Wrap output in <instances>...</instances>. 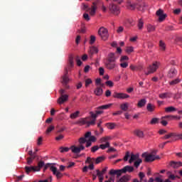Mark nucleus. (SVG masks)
Wrapping results in <instances>:
<instances>
[{
    "instance_id": "1",
    "label": "nucleus",
    "mask_w": 182,
    "mask_h": 182,
    "mask_svg": "<svg viewBox=\"0 0 182 182\" xmlns=\"http://www.w3.org/2000/svg\"><path fill=\"white\" fill-rule=\"evenodd\" d=\"M74 58L72 55L69 57L68 60V66L65 68L64 75L62 77V83L63 86L65 87V89H69V85H68V83H69L70 79H69V72L72 70V68L74 66Z\"/></svg>"
},
{
    "instance_id": "2",
    "label": "nucleus",
    "mask_w": 182,
    "mask_h": 182,
    "mask_svg": "<svg viewBox=\"0 0 182 182\" xmlns=\"http://www.w3.org/2000/svg\"><path fill=\"white\" fill-rule=\"evenodd\" d=\"M127 6L128 9H131V11L137 9L138 11H144V7L146 6V4L143 1H139L136 4H132V1H128L127 2Z\"/></svg>"
},
{
    "instance_id": "3",
    "label": "nucleus",
    "mask_w": 182,
    "mask_h": 182,
    "mask_svg": "<svg viewBox=\"0 0 182 182\" xmlns=\"http://www.w3.org/2000/svg\"><path fill=\"white\" fill-rule=\"evenodd\" d=\"M142 157L144 159V161H146V163H151V161H154V160H159V159H160L159 156L149 154L147 153L142 154Z\"/></svg>"
},
{
    "instance_id": "4",
    "label": "nucleus",
    "mask_w": 182,
    "mask_h": 182,
    "mask_svg": "<svg viewBox=\"0 0 182 182\" xmlns=\"http://www.w3.org/2000/svg\"><path fill=\"white\" fill-rule=\"evenodd\" d=\"M82 5L83 9H88V11H90V15H91V16H95L96 14V9H97V2H93L91 9L89 8V6H87V4H83Z\"/></svg>"
},
{
    "instance_id": "5",
    "label": "nucleus",
    "mask_w": 182,
    "mask_h": 182,
    "mask_svg": "<svg viewBox=\"0 0 182 182\" xmlns=\"http://www.w3.org/2000/svg\"><path fill=\"white\" fill-rule=\"evenodd\" d=\"M109 10L110 14H112V15H114L115 16H118V15L120 14V8L116 4H109Z\"/></svg>"
},
{
    "instance_id": "6",
    "label": "nucleus",
    "mask_w": 182,
    "mask_h": 182,
    "mask_svg": "<svg viewBox=\"0 0 182 182\" xmlns=\"http://www.w3.org/2000/svg\"><path fill=\"white\" fill-rule=\"evenodd\" d=\"M98 35L102 38V41H107V38H109V31H107V28L101 27L98 31Z\"/></svg>"
},
{
    "instance_id": "7",
    "label": "nucleus",
    "mask_w": 182,
    "mask_h": 182,
    "mask_svg": "<svg viewBox=\"0 0 182 182\" xmlns=\"http://www.w3.org/2000/svg\"><path fill=\"white\" fill-rule=\"evenodd\" d=\"M65 90L61 89L60 90V97L58 100V103L59 105H63V103H65V102H68V100L69 99V96L68 95H64Z\"/></svg>"
},
{
    "instance_id": "8",
    "label": "nucleus",
    "mask_w": 182,
    "mask_h": 182,
    "mask_svg": "<svg viewBox=\"0 0 182 182\" xmlns=\"http://www.w3.org/2000/svg\"><path fill=\"white\" fill-rule=\"evenodd\" d=\"M160 66V63L156 61L154 62L152 65H149V67L148 68L149 71L147 73H145V75H150V73H154V72H156L157 70V69H159V67Z\"/></svg>"
},
{
    "instance_id": "9",
    "label": "nucleus",
    "mask_w": 182,
    "mask_h": 182,
    "mask_svg": "<svg viewBox=\"0 0 182 182\" xmlns=\"http://www.w3.org/2000/svg\"><path fill=\"white\" fill-rule=\"evenodd\" d=\"M112 97H114V99L123 100V99H128V97H130V95L123 92H114L112 95Z\"/></svg>"
},
{
    "instance_id": "10",
    "label": "nucleus",
    "mask_w": 182,
    "mask_h": 182,
    "mask_svg": "<svg viewBox=\"0 0 182 182\" xmlns=\"http://www.w3.org/2000/svg\"><path fill=\"white\" fill-rule=\"evenodd\" d=\"M70 149L72 153H74V154H79V153L83 151V149H85V146L80 145L79 146H76L75 145H73Z\"/></svg>"
},
{
    "instance_id": "11",
    "label": "nucleus",
    "mask_w": 182,
    "mask_h": 182,
    "mask_svg": "<svg viewBox=\"0 0 182 182\" xmlns=\"http://www.w3.org/2000/svg\"><path fill=\"white\" fill-rule=\"evenodd\" d=\"M50 170L53 172V174H54V176H55L58 179L62 178L63 177V173H60V171H59L58 170V168H56L55 166H50Z\"/></svg>"
},
{
    "instance_id": "12",
    "label": "nucleus",
    "mask_w": 182,
    "mask_h": 182,
    "mask_svg": "<svg viewBox=\"0 0 182 182\" xmlns=\"http://www.w3.org/2000/svg\"><path fill=\"white\" fill-rule=\"evenodd\" d=\"M163 12L164 11L162 9H159L156 11V16H159V22H163V21H164V19H166V18L167 17V15L163 14Z\"/></svg>"
},
{
    "instance_id": "13",
    "label": "nucleus",
    "mask_w": 182,
    "mask_h": 182,
    "mask_svg": "<svg viewBox=\"0 0 182 182\" xmlns=\"http://www.w3.org/2000/svg\"><path fill=\"white\" fill-rule=\"evenodd\" d=\"M85 139H89L88 140L90 141H92L93 143H95V141H96V140H97L96 136H92V132H87L85 134Z\"/></svg>"
},
{
    "instance_id": "14",
    "label": "nucleus",
    "mask_w": 182,
    "mask_h": 182,
    "mask_svg": "<svg viewBox=\"0 0 182 182\" xmlns=\"http://www.w3.org/2000/svg\"><path fill=\"white\" fill-rule=\"evenodd\" d=\"M105 66L107 69H109V70H112L116 68V63L113 61H107L105 63Z\"/></svg>"
},
{
    "instance_id": "15",
    "label": "nucleus",
    "mask_w": 182,
    "mask_h": 182,
    "mask_svg": "<svg viewBox=\"0 0 182 182\" xmlns=\"http://www.w3.org/2000/svg\"><path fill=\"white\" fill-rule=\"evenodd\" d=\"M25 171L26 174H29L31 171H39V168H36V166H25Z\"/></svg>"
},
{
    "instance_id": "16",
    "label": "nucleus",
    "mask_w": 182,
    "mask_h": 182,
    "mask_svg": "<svg viewBox=\"0 0 182 182\" xmlns=\"http://www.w3.org/2000/svg\"><path fill=\"white\" fill-rule=\"evenodd\" d=\"M146 110L147 112H149V113H153V112L156 110V105L151 103H148L146 105Z\"/></svg>"
},
{
    "instance_id": "17",
    "label": "nucleus",
    "mask_w": 182,
    "mask_h": 182,
    "mask_svg": "<svg viewBox=\"0 0 182 182\" xmlns=\"http://www.w3.org/2000/svg\"><path fill=\"white\" fill-rule=\"evenodd\" d=\"M134 171V168H133V166H126L122 169V173H127V172L132 173Z\"/></svg>"
},
{
    "instance_id": "18",
    "label": "nucleus",
    "mask_w": 182,
    "mask_h": 182,
    "mask_svg": "<svg viewBox=\"0 0 182 182\" xmlns=\"http://www.w3.org/2000/svg\"><path fill=\"white\" fill-rule=\"evenodd\" d=\"M170 166L171 167H173V168H178V167H182V162L171 161Z\"/></svg>"
},
{
    "instance_id": "19",
    "label": "nucleus",
    "mask_w": 182,
    "mask_h": 182,
    "mask_svg": "<svg viewBox=\"0 0 182 182\" xmlns=\"http://www.w3.org/2000/svg\"><path fill=\"white\" fill-rule=\"evenodd\" d=\"M98 52H99V50L97 49V48L95 46L90 47L89 50L90 58H92L93 55H95V53H97Z\"/></svg>"
},
{
    "instance_id": "20",
    "label": "nucleus",
    "mask_w": 182,
    "mask_h": 182,
    "mask_svg": "<svg viewBox=\"0 0 182 182\" xmlns=\"http://www.w3.org/2000/svg\"><path fill=\"white\" fill-rule=\"evenodd\" d=\"M102 113H103V111L98 109V110L95 111V113H94L93 112H90V114L92 117V119H97L98 114H102Z\"/></svg>"
},
{
    "instance_id": "21",
    "label": "nucleus",
    "mask_w": 182,
    "mask_h": 182,
    "mask_svg": "<svg viewBox=\"0 0 182 182\" xmlns=\"http://www.w3.org/2000/svg\"><path fill=\"white\" fill-rule=\"evenodd\" d=\"M177 75V70L176 68H171L168 73V77H174Z\"/></svg>"
},
{
    "instance_id": "22",
    "label": "nucleus",
    "mask_w": 182,
    "mask_h": 182,
    "mask_svg": "<svg viewBox=\"0 0 182 182\" xmlns=\"http://www.w3.org/2000/svg\"><path fill=\"white\" fill-rule=\"evenodd\" d=\"M112 106H113V104L111 103V104H107V105H101L100 107H98L97 108V110H107V109H110V107H112Z\"/></svg>"
},
{
    "instance_id": "23",
    "label": "nucleus",
    "mask_w": 182,
    "mask_h": 182,
    "mask_svg": "<svg viewBox=\"0 0 182 182\" xmlns=\"http://www.w3.org/2000/svg\"><path fill=\"white\" fill-rule=\"evenodd\" d=\"M146 30L149 33H151V32H155L156 26H153L150 23L146 25Z\"/></svg>"
},
{
    "instance_id": "24",
    "label": "nucleus",
    "mask_w": 182,
    "mask_h": 182,
    "mask_svg": "<svg viewBox=\"0 0 182 182\" xmlns=\"http://www.w3.org/2000/svg\"><path fill=\"white\" fill-rule=\"evenodd\" d=\"M110 140H112L111 136H103L100 139V143H105V144H107V143H109V141H110Z\"/></svg>"
},
{
    "instance_id": "25",
    "label": "nucleus",
    "mask_w": 182,
    "mask_h": 182,
    "mask_svg": "<svg viewBox=\"0 0 182 182\" xmlns=\"http://www.w3.org/2000/svg\"><path fill=\"white\" fill-rule=\"evenodd\" d=\"M95 95L96 96H102L103 95V89L102 87H97V89L94 91Z\"/></svg>"
},
{
    "instance_id": "26",
    "label": "nucleus",
    "mask_w": 182,
    "mask_h": 182,
    "mask_svg": "<svg viewBox=\"0 0 182 182\" xmlns=\"http://www.w3.org/2000/svg\"><path fill=\"white\" fill-rule=\"evenodd\" d=\"M116 55L114 53H110L108 55L107 61L108 62H116Z\"/></svg>"
},
{
    "instance_id": "27",
    "label": "nucleus",
    "mask_w": 182,
    "mask_h": 182,
    "mask_svg": "<svg viewBox=\"0 0 182 182\" xmlns=\"http://www.w3.org/2000/svg\"><path fill=\"white\" fill-rule=\"evenodd\" d=\"M137 160H139V154H132L131 157L129 161V163H130V164H132V163H133V161H136Z\"/></svg>"
},
{
    "instance_id": "28",
    "label": "nucleus",
    "mask_w": 182,
    "mask_h": 182,
    "mask_svg": "<svg viewBox=\"0 0 182 182\" xmlns=\"http://www.w3.org/2000/svg\"><path fill=\"white\" fill-rule=\"evenodd\" d=\"M134 133L135 136H137V137H139L140 139H143L144 137V134L143 133V131L136 129L134 132Z\"/></svg>"
},
{
    "instance_id": "29",
    "label": "nucleus",
    "mask_w": 182,
    "mask_h": 182,
    "mask_svg": "<svg viewBox=\"0 0 182 182\" xmlns=\"http://www.w3.org/2000/svg\"><path fill=\"white\" fill-rule=\"evenodd\" d=\"M146 103H147V100L141 99L137 103L138 107H144L146 106Z\"/></svg>"
},
{
    "instance_id": "30",
    "label": "nucleus",
    "mask_w": 182,
    "mask_h": 182,
    "mask_svg": "<svg viewBox=\"0 0 182 182\" xmlns=\"http://www.w3.org/2000/svg\"><path fill=\"white\" fill-rule=\"evenodd\" d=\"M77 124H80V126H83L85 124H87V118H81L77 122Z\"/></svg>"
},
{
    "instance_id": "31",
    "label": "nucleus",
    "mask_w": 182,
    "mask_h": 182,
    "mask_svg": "<svg viewBox=\"0 0 182 182\" xmlns=\"http://www.w3.org/2000/svg\"><path fill=\"white\" fill-rule=\"evenodd\" d=\"M177 109L173 106L165 108L166 113H172V112H176Z\"/></svg>"
},
{
    "instance_id": "32",
    "label": "nucleus",
    "mask_w": 182,
    "mask_h": 182,
    "mask_svg": "<svg viewBox=\"0 0 182 182\" xmlns=\"http://www.w3.org/2000/svg\"><path fill=\"white\" fill-rule=\"evenodd\" d=\"M137 26H138V29H139V31H141V29H143V28H144V21H143V19H141V18L139 19Z\"/></svg>"
},
{
    "instance_id": "33",
    "label": "nucleus",
    "mask_w": 182,
    "mask_h": 182,
    "mask_svg": "<svg viewBox=\"0 0 182 182\" xmlns=\"http://www.w3.org/2000/svg\"><path fill=\"white\" fill-rule=\"evenodd\" d=\"M105 126L109 129V130H113L114 127H116V123L113 122H109L105 124Z\"/></svg>"
},
{
    "instance_id": "34",
    "label": "nucleus",
    "mask_w": 182,
    "mask_h": 182,
    "mask_svg": "<svg viewBox=\"0 0 182 182\" xmlns=\"http://www.w3.org/2000/svg\"><path fill=\"white\" fill-rule=\"evenodd\" d=\"M99 147L102 150H106V149H109L110 147V142H107V144H100Z\"/></svg>"
},
{
    "instance_id": "35",
    "label": "nucleus",
    "mask_w": 182,
    "mask_h": 182,
    "mask_svg": "<svg viewBox=\"0 0 182 182\" xmlns=\"http://www.w3.org/2000/svg\"><path fill=\"white\" fill-rule=\"evenodd\" d=\"M180 82H181V80H180V78H176V79L169 82V85L171 86H175V85H178V83H180Z\"/></svg>"
},
{
    "instance_id": "36",
    "label": "nucleus",
    "mask_w": 182,
    "mask_h": 182,
    "mask_svg": "<svg viewBox=\"0 0 182 182\" xmlns=\"http://www.w3.org/2000/svg\"><path fill=\"white\" fill-rule=\"evenodd\" d=\"M105 156H99L97 159H95V164H99L100 163H102V161H105Z\"/></svg>"
},
{
    "instance_id": "37",
    "label": "nucleus",
    "mask_w": 182,
    "mask_h": 182,
    "mask_svg": "<svg viewBox=\"0 0 182 182\" xmlns=\"http://www.w3.org/2000/svg\"><path fill=\"white\" fill-rule=\"evenodd\" d=\"M86 164H93V163H95V158H90L87 157V160L85 161Z\"/></svg>"
},
{
    "instance_id": "38",
    "label": "nucleus",
    "mask_w": 182,
    "mask_h": 182,
    "mask_svg": "<svg viewBox=\"0 0 182 182\" xmlns=\"http://www.w3.org/2000/svg\"><path fill=\"white\" fill-rule=\"evenodd\" d=\"M120 109H122L124 112H127V109H129V104H127V102L122 104L120 105Z\"/></svg>"
},
{
    "instance_id": "39",
    "label": "nucleus",
    "mask_w": 182,
    "mask_h": 182,
    "mask_svg": "<svg viewBox=\"0 0 182 182\" xmlns=\"http://www.w3.org/2000/svg\"><path fill=\"white\" fill-rule=\"evenodd\" d=\"M174 136H176V133H170V134H166L164 136H163L162 139L164 140H167V139H170V137H173L174 138Z\"/></svg>"
},
{
    "instance_id": "40",
    "label": "nucleus",
    "mask_w": 182,
    "mask_h": 182,
    "mask_svg": "<svg viewBox=\"0 0 182 182\" xmlns=\"http://www.w3.org/2000/svg\"><path fill=\"white\" fill-rule=\"evenodd\" d=\"M160 99H166V97H170V93L169 92H164L159 95Z\"/></svg>"
},
{
    "instance_id": "41",
    "label": "nucleus",
    "mask_w": 182,
    "mask_h": 182,
    "mask_svg": "<svg viewBox=\"0 0 182 182\" xmlns=\"http://www.w3.org/2000/svg\"><path fill=\"white\" fill-rule=\"evenodd\" d=\"M43 166H45V162H43V161H39L38 164V166H35L36 170H38V168L39 171H40L41 168H42V167H43Z\"/></svg>"
},
{
    "instance_id": "42",
    "label": "nucleus",
    "mask_w": 182,
    "mask_h": 182,
    "mask_svg": "<svg viewBox=\"0 0 182 182\" xmlns=\"http://www.w3.org/2000/svg\"><path fill=\"white\" fill-rule=\"evenodd\" d=\"M85 136L84 137H80L78 140L79 143H80V146H83V144H85V143H86V141H87Z\"/></svg>"
},
{
    "instance_id": "43",
    "label": "nucleus",
    "mask_w": 182,
    "mask_h": 182,
    "mask_svg": "<svg viewBox=\"0 0 182 182\" xmlns=\"http://www.w3.org/2000/svg\"><path fill=\"white\" fill-rule=\"evenodd\" d=\"M79 114H80V112L77 111V112L71 114L70 117V119H76V117H79Z\"/></svg>"
},
{
    "instance_id": "44",
    "label": "nucleus",
    "mask_w": 182,
    "mask_h": 182,
    "mask_svg": "<svg viewBox=\"0 0 182 182\" xmlns=\"http://www.w3.org/2000/svg\"><path fill=\"white\" fill-rule=\"evenodd\" d=\"M159 48L161 50H166V43L163 41H159Z\"/></svg>"
},
{
    "instance_id": "45",
    "label": "nucleus",
    "mask_w": 182,
    "mask_h": 182,
    "mask_svg": "<svg viewBox=\"0 0 182 182\" xmlns=\"http://www.w3.org/2000/svg\"><path fill=\"white\" fill-rule=\"evenodd\" d=\"M141 163H143V160L139 159H137L134 164V167H136V168H139V166H140V164H141Z\"/></svg>"
},
{
    "instance_id": "46",
    "label": "nucleus",
    "mask_w": 182,
    "mask_h": 182,
    "mask_svg": "<svg viewBox=\"0 0 182 182\" xmlns=\"http://www.w3.org/2000/svg\"><path fill=\"white\" fill-rule=\"evenodd\" d=\"M95 126L96 124V119H93L92 121H87V127H89L90 125Z\"/></svg>"
},
{
    "instance_id": "47",
    "label": "nucleus",
    "mask_w": 182,
    "mask_h": 182,
    "mask_svg": "<svg viewBox=\"0 0 182 182\" xmlns=\"http://www.w3.org/2000/svg\"><path fill=\"white\" fill-rule=\"evenodd\" d=\"M95 85L97 86H102L103 87L104 86V84H102V79L100 78H97L96 80H95Z\"/></svg>"
},
{
    "instance_id": "48",
    "label": "nucleus",
    "mask_w": 182,
    "mask_h": 182,
    "mask_svg": "<svg viewBox=\"0 0 182 182\" xmlns=\"http://www.w3.org/2000/svg\"><path fill=\"white\" fill-rule=\"evenodd\" d=\"M53 130H55V127L53 125H50L46 131V134H49V133Z\"/></svg>"
},
{
    "instance_id": "49",
    "label": "nucleus",
    "mask_w": 182,
    "mask_h": 182,
    "mask_svg": "<svg viewBox=\"0 0 182 182\" xmlns=\"http://www.w3.org/2000/svg\"><path fill=\"white\" fill-rule=\"evenodd\" d=\"M173 139L175 140H182V134H175Z\"/></svg>"
},
{
    "instance_id": "50",
    "label": "nucleus",
    "mask_w": 182,
    "mask_h": 182,
    "mask_svg": "<svg viewBox=\"0 0 182 182\" xmlns=\"http://www.w3.org/2000/svg\"><path fill=\"white\" fill-rule=\"evenodd\" d=\"M130 159V152L127 151L124 156V161H127Z\"/></svg>"
},
{
    "instance_id": "51",
    "label": "nucleus",
    "mask_w": 182,
    "mask_h": 182,
    "mask_svg": "<svg viewBox=\"0 0 182 182\" xmlns=\"http://www.w3.org/2000/svg\"><path fill=\"white\" fill-rule=\"evenodd\" d=\"M60 153H65V152L69 151V150H70V148H68V147H60Z\"/></svg>"
},
{
    "instance_id": "52",
    "label": "nucleus",
    "mask_w": 182,
    "mask_h": 182,
    "mask_svg": "<svg viewBox=\"0 0 182 182\" xmlns=\"http://www.w3.org/2000/svg\"><path fill=\"white\" fill-rule=\"evenodd\" d=\"M99 149H100V146L97 145H95L91 148V151H92V153H95V151H97V150H99Z\"/></svg>"
},
{
    "instance_id": "53",
    "label": "nucleus",
    "mask_w": 182,
    "mask_h": 182,
    "mask_svg": "<svg viewBox=\"0 0 182 182\" xmlns=\"http://www.w3.org/2000/svg\"><path fill=\"white\" fill-rule=\"evenodd\" d=\"M96 42V37L95 36H90V45H93Z\"/></svg>"
},
{
    "instance_id": "54",
    "label": "nucleus",
    "mask_w": 182,
    "mask_h": 182,
    "mask_svg": "<svg viewBox=\"0 0 182 182\" xmlns=\"http://www.w3.org/2000/svg\"><path fill=\"white\" fill-rule=\"evenodd\" d=\"M127 181H129V178H127V176H122L119 179V182H127Z\"/></svg>"
},
{
    "instance_id": "55",
    "label": "nucleus",
    "mask_w": 182,
    "mask_h": 182,
    "mask_svg": "<svg viewBox=\"0 0 182 182\" xmlns=\"http://www.w3.org/2000/svg\"><path fill=\"white\" fill-rule=\"evenodd\" d=\"M159 123V118H153L151 120V124H157Z\"/></svg>"
},
{
    "instance_id": "56",
    "label": "nucleus",
    "mask_w": 182,
    "mask_h": 182,
    "mask_svg": "<svg viewBox=\"0 0 182 182\" xmlns=\"http://www.w3.org/2000/svg\"><path fill=\"white\" fill-rule=\"evenodd\" d=\"M133 50H134L133 47H127L126 49L127 53H132V52H133Z\"/></svg>"
},
{
    "instance_id": "57",
    "label": "nucleus",
    "mask_w": 182,
    "mask_h": 182,
    "mask_svg": "<svg viewBox=\"0 0 182 182\" xmlns=\"http://www.w3.org/2000/svg\"><path fill=\"white\" fill-rule=\"evenodd\" d=\"M120 66L121 68H123V69H126V68H127V66H129V63H120Z\"/></svg>"
},
{
    "instance_id": "58",
    "label": "nucleus",
    "mask_w": 182,
    "mask_h": 182,
    "mask_svg": "<svg viewBox=\"0 0 182 182\" xmlns=\"http://www.w3.org/2000/svg\"><path fill=\"white\" fill-rule=\"evenodd\" d=\"M96 172L98 178L103 177V173H102L99 169H97Z\"/></svg>"
},
{
    "instance_id": "59",
    "label": "nucleus",
    "mask_w": 182,
    "mask_h": 182,
    "mask_svg": "<svg viewBox=\"0 0 182 182\" xmlns=\"http://www.w3.org/2000/svg\"><path fill=\"white\" fill-rule=\"evenodd\" d=\"M76 61H77V66H82V60H80V58H79V56H77Z\"/></svg>"
},
{
    "instance_id": "60",
    "label": "nucleus",
    "mask_w": 182,
    "mask_h": 182,
    "mask_svg": "<svg viewBox=\"0 0 182 182\" xmlns=\"http://www.w3.org/2000/svg\"><path fill=\"white\" fill-rule=\"evenodd\" d=\"M83 18L85 19V21H90V17L89 16L88 14L85 13L83 14Z\"/></svg>"
},
{
    "instance_id": "61",
    "label": "nucleus",
    "mask_w": 182,
    "mask_h": 182,
    "mask_svg": "<svg viewBox=\"0 0 182 182\" xmlns=\"http://www.w3.org/2000/svg\"><path fill=\"white\" fill-rule=\"evenodd\" d=\"M92 83V80H90V78H88L85 80V86L86 87H87V86H89V85H91Z\"/></svg>"
},
{
    "instance_id": "62",
    "label": "nucleus",
    "mask_w": 182,
    "mask_h": 182,
    "mask_svg": "<svg viewBox=\"0 0 182 182\" xmlns=\"http://www.w3.org/2000/svg\"><path fill=\"white\" fill-rule=\"evenodd\" d=\"M173 117H174V115H166V116L162 117V119H169L170 120H173Z\"/></svg>"
},
{
    "instance_id": "63",
    "label": "nucleus",
    "mask_w": 182,
    "mask_h": 182,
    "mask_svg": "<svg viewBox=\"0 0 182 182\" xmlns=\"http://www.w3.org/2000/svg\"><path fill=\"white\" fill-rule=\"evenodd\" d=\"M124 60H129V57L127 55H123L120 58V62H123Z\"/></svg>"
},
{
    "instance_id": "64",
    "label": "nucleus",
    "mask_w": 182,
    "mask_h": 182,
    "mask_svg": "<svg viewBox=\"0 0 182 182\" xmlns=\"http://www.w3.org/2000/svg\"><path fill=\"white\" fill-rule=\"evenodd\" d=\"M105 83L107 86H109V87H113L114 83L111 80H108Z\"/></svg>"
}]
</instances>
